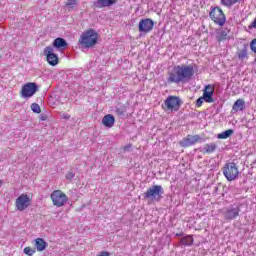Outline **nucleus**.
<instances>
[{
  "label": "nucleus",
  "instance_id": "obj_1",
  "mask_svg": "<svg viewBox=\"0 0 256 256\" xmlns=\"http://www.w3.org/2000/svg\"><path fill=\"white\" fill-rule=\"evenodd\" d=\"M194 75L195 69L193 65L182 64L174 66L173 69L168 72L167 82L176 83V85H179V83H189Z\"/></svg>",
  "mask_w": 256,
  "mask_h": 256
},
{
  "label": "nucleus",
  "instance_id": "obj_2",
  "mask_svg": "<svg viewBox=\"0 0 256 256\" xmlns=\"http://www.w3.org/2000/svg\"><path fill=\"white\" fill-rule=\"evenodd\" d=\"M98 39L99 35L97 32L93 29H89L81 35L79 43L81 47H84V49H91V47H95V45H97Z\"/></svg>",
  "mask_w": 256,
  "mask_h": 256
},
{
  "label": "nucleus",
  "instance_id": "obj_3",
  "mask_svg": "<svg viewBox=\"0 0 256 256\" xmlns=\"http://www.w3.org/2000/svg\"><path fill=\"white\" fill-rule=\"evenodd\" d=\"M165 190H163V186L161 185H153L147 189L146 192L143 193V197L146 201L159 202L163 199V194Z\"/></svg>",
  "mask_w": 256,
  "mask_h": 256
},
{
  "label": "nucleus",
  "instance_id": "obj_4",
  "mask_svg": "<svg viewBox=\"0 0 256 256\" xmlns=\"http://www.w3.org/2000/svg\"><path fill=\"white\" fill-rule=\"evenodd\" d=\"M223 175L226 177L227 181H235L239 176V168L234 162L227 163L223 168Z\"/></svg>",
  "mask_w": 256,
  "mask_h": 256
},
{
  "label": "nucleus",
  "instance_id": "obj_5",
  "mask_svg": "<svg viewBox=\"0 0 256 256\" xmlns=\"http://www.w3.org/2000/svg\"><path fill=\"white\" fill-rule=\"evenodd\" d=\"M51 201L55 207H63L69 198L66 193H63L61 190H55L50 195Z\"/></svg>",
  "mask_w": 256,
  "mask_h": 256
},
{
  "label": "nucleus",
  "instance_id": "obj_6",
  "mask_svg": "<svg viewBox=\"0 0 256 256\" xmlns=\"http://www.w3.org/2000/svg\"><path fill=\"white\" fill-rule=\"evenodd\" d=\"M209 15L212 21H214L216 25H219L220 27H223L225 25V21H227L225 13H223V10L219 7H214L210 11Z\"/></svg>",
  "mask_w": 256,
  "mask_h": 256
},
{
  "label": "nucleus",
  "instance_id": "obj_7",
  "mask_svg": "<svg viewBox=\"0 0 256 256\" xmlns=\"http://www.w3.org/2000/svg\"><path fill=\"white\" fill-rule=\"evenodd\" d=\"M39 91V86L35 82H29L25 84L21 89V97L25 99H29V97H33Z\"/></svg>",
  "mask_w": 256,
  "mask_h": 256
},
{
  "label": "nucleus",
  "instance_id": "obj_8",
  "mask_svg": "<svg viewBox=\"0 0 256 256\" xmlns=\"http://www.w3.org/2000/svg\"><path fill=\"white\" fill-rule=\"evenodd\" d=\"M44 55L46 56V60L48 61L49 65L52 67L59 65V56L55 54V48H53V46H47L44 49Z\"/></svg>",
  "mask_w": 256,
  "mask_h": 256
},
{
  "label": "nucleus",
  "instance_id": "obj_9",
  "mask_svg": "<svg viewBox=\"0 0 256 256\" xmlns=\"http://www.w3.org/2000/svg\"><path fill=\"white\" fill-rule=\"evenodd\" d=\"M164 105L166 111H177L181 107V99L177 96H170L165 100Z\"/></svg>",
  "mask_w": 256,
  "mask_h": 256
},
{
  "label": "nucleus",
  "instance_id": "obj_10",
  "mask_svg": "<svg viewBox=\"0 0 256 256\" xmlns=\"http://www.w3.org/2000/svg\"><path fill=\"white\" fill-rule=\"evenodd\" d=\"M31 205V198L27 194H21L15 202V207L18 211H25Z\"/></svg>",
  "mask_w": 256,
  "mask_h": 256
},
{
  "label": "nucleus",
  "instance_id": "obj_11",
  "mask_svg": "<svg viewBox=\"0 0 256 256\" xmlns=\"http://www.w3.org/2000/svg\"><path fill=\"white\" fill-rule=\"evenodd\" d=\"M155 26V22L153 20L146 18L139 22L138 29L140 33H151L153 31V27Z\"/></svg>",
  "mask_w": 256,
  "mask_h": 256
},
{
  "label": "nucleus",
  "instance_id": "obj_12",
  "mask_svg": "<svg viewBox=\"0 0 256 256\" xmlns=\"http://www.w3.org/2000/svg\"><path fill=\"white\" fill-rule=\"evenodd\" d=\"M215 93V88L211 85H207L203 91V98L206 103H214L213 94Z\"/></svg>",
  "mask_w": 256,
  "mask_h": 256
},
{
  "label": "nucleus",
  "instance_id": "obj_13",
  "mask_svg": "<svg viewBox=\"0 0 256 256\" xmlns=\"http://www.w3.org/2000/svg\"><path fill=\"white\" fill-rule=\"evenodd\" d=\"M199 139H201L199 135H188L180 142V145L181 147H191V145H195V143H198Z\"/></svg>",
  "mask_w": 256,
  "mask_h": 256
},
{
  "label": "nucleus",
  "instance_id": "obj_14",
  "mask_svg": "<svg viewBox=\"0 0 256 256\" xmlns=\"http://www.w3.org/2000/svg\"><path fill=\"white\" fill-rule=\"evenodd\" d=\"M53 47L58 51H65V49L69 47V43H67V40H65V38L58 37L54 39Z\"/></svg>",
  "mask_w": 256,
  "mask_h": 256
},
{
  "label": "nucleus",
  "instance_id": "obj_15",
  "mask_svg": "<svg viewBox=\"0 0 256 256\" xmlns=\"http://www.w3.org/2000/svg\"><path fill=\"white\" fill-rule=\"evenodd\" d=\"M240 211L241 209H239V207L230 208L224 212V219H226V221H233V219L239 217Z\"/></svg>",
  "mask_w": 256,
  "mask_h": 256
},
{
  "label": "nucleus",
  "instance_id": "obj_16",
  "mask_svg": "<svg viewBox=\"0 0 256 256\" xmlns=\"http://www.w3.org/2000/svg\"><path fill=\"white\" fill-rule=\"evenodd\" d=\"M102 125L108 128L113 127V125H115V116H113L112 114L105 115L102 119Z\"/></svg>",
  "mask_w": 256,
  "mask_h": 256
},
{
  "label": "nucleus",
  "instance_id": "obj_17",
  "mask_svg": "<svg viewBox=\"0 0 256 256\" xmlns=\"http://www.w3.org/2000/svg\"><path fill=\"white\" fill-rule=\"evenodd\" d=\"M115 3H117V0H97L94 5L98 9H103V7H111L112 5H115Z\"/></svg>",
  "mask_w": 256,
  "mask_h": 256
},
{
  "label": "nucleus",
  "instance_id": "obj_18",
  "mask_svg": "<svg viewBox=\"0 0 256 256\" xmlns=\"http://www.w3.org/2000/svg\"><path fill=\"white\" fill-rule=\"evenodd\" d=\"M34 245H35L37 251H45V249H47V242H45V240L43 238H37L35 240Z\"/></svg>",
  "mask_w": 256,
  "mask_h": 256
},
{
  "label": "nucleus",
  "instance_id": "obj_19",
  "mask_svg": "<svg viewBox=\"0 0 256 256\" xmlns=\"http://www.w3.org/2000/svg\"><path fill=\"white\" fill-rule=\"evenodd\" d=\"M233 111H243V109H245V100L243 99H238L233 107H232Z\"/></svg>",
  "mask_w": 256,
  "mask_h": 256
},
{
  "label": "nucleus",
  "instance_id": "obj_20",
  "mask_svg": "<svg viewBox=\"0 0 256 256\" xmlns=\"http://www.w3.org/2000/svg\"><path fill=\"white\" fill-rule=\"evenodd\" d=\"M217 150L216 143H209L204 146V153H214Z\"/></svg>",
  "mask_w": 256,
  "mask_h": 256
},
{
  "label": "nucleus",
  "instance_id": "obj_21",
  "mask_svg": "<svg viewBox=\"0 0 256 256\" xmlns=\"http://www.w3.org/2000/svg\"><path fill=\"white\" fill-rule=\"evenodd\" d=\"M234 131L233 129H228L220 134L217 135L218 139H229L231 135H233Z\"/></svg>",
  "mask_w": 256,
  "mask_h": 256
},
{
  "label": "nucleus",
  "instance_id": "obj_22",
  "mask_svg": "<svg viewBox=\"0 0 256 256\" xmlns=\"http://www.w3.org/2000/svg\"><path fill=\"white\" fill-rule=\"evenodd\" d=\"M180 243L182 245H188V246L193 245V236L188 235V236L181 238Z\"/></svg>",
  "mask_w": 256,
  "mask_h": 256
},
{
  "label": "nucleus",
  "instance_id": "obj_23",
  "mask_svg": "<svg viewBox=\"0 0 256 256\" xmlns=\"http://www.w3.org/2000/svg\"><path fill=\"white\" fill-rule=\"evenodd\" d=\"M216 39L217 41L221 42V41H226V39H229V37L227 36V31L222 30L220 32H218L216 34Z\"/></svg>",
  "mask_w": 256,
  "mask_h": 256
},
{
  "label": "nucleus",
  "instance_id": "obj_24",
  "mask_svg": "<svg viewBox=\"0 0 256 256\" xmlns=\"http://www.w3.org/2000/svg\"><path fill=\"white\" fill-rule=\"evenodd\" d=\"M127 110L125 109L124 106L116 107L115 108V113L118 115V117H125V112Z\"/></svg>",
  "mask_w": 256,
  "mask_h": 256
},
{
  "label": "nucleus",
  "instance_id": "obj_25",
  "mask_svg": "<svg viewBox=\"0 0 256 256\" xmlns=\"http://www.w3.org/2000/svg\"><path fill=\"white\" fill-rule=\"evenodd\" d=\"M221 3L224 7H233L235 3H239V0H221Z\"/></svg>",
  "mask_w": 256,
  "mask_h": 256
},
{
  "label": "nucleus",
  "instance_id": "obj_26",
  "mask_svg": "<svg viewBox=\"0 0 256 256\" xmlns=\"http://www.w3.org/2000/svg\"><path fill=\"white\" fill-rule=\"evenodd\" d=\"M30 107H31V111H33V113H37V114L41 113V106H39V104L32 103Z\"/></svg>",
  "mask_w": 256,
  "mask_h": 256
},
{
  "label": "nucleus",
  "instance_id": "obj_27",
  "mask_svg": "<svg viewBox=\"0 0 256 256\" xmlns=\"http://www.w3.org/2000/svg\"><path fill=\"white\" fill-rule=\"evenodd\" d=\"M23 252L25 253V255H28V256L35 255V249H33L31 247H25Z\"/></svg>",
  "mask_w": 256,
  "mask_h": 256
},
{
  "label": "nucleus",
  "instance_id": "obj_28",
  "mask_svg": "<svg viewBox=\"0 0 256 256\" xmlns=\"http://www.w3.org/2000/svg\"><path fill=\"white\" fill-rule=\"evenodd\" d=\"M75 5H77V0H68L66 3L68 9H75Z\"/></svg>",
  "mask_w": 256,
  "mask_h": 256
},
{
  "label": "nucleus",
  "instance_id": "obj_29",
  "mask_svg": "<svg viewBox=\"0 0 256 256\" xmlns=\"http://www.w3.org/2000/svg\"><path fill=\"white\" fill-rule=\"evenodd\" d=\"M239 59H245L247 57V49H242L238 52Z\"/></svg>",
  "mask_w": 256,
  "mask_h": 256
},
{
  "label": "nucleus",
  "instance_id": "obj_30",
  "mask_svg": "<svg viewBox=\"0 0 256 256\" xmlns=\"http://www.w3.org/2000/svg\"><path fill=\"white\" fill-rule=\"evenodd\" d=\"M250 48L253 51V53H256V39L251 41Z\"/></svg>",
  "mask_w": 256,
  "mask_h": 256
},
{
  "label": "nucleus",
  "instance_id": "obj_31",
  "mask_svg": "<svg viewBox=\"0 0 256 256\" xmlns=\"http://www.w3.org/2000/svg\"><path fill=\"white\" fill-rule=\"evenodd\" d=\"M73 177H75V173H73V171H69L67 174H66V179L68 181H71V179H73Z\"/></svg>",
  "mask_w": 256,
  "mask_h": 256
},
{
  "label": "nucleus",
  "instance_id": "obj_32",
  "mask_svg": "<svg viewBox=\"0 0 256 256\" xmlns=\"http://www.w3.org/2000/svg\"><path fill=\"white\" fill-rule=\"evenodd\" d=\"M203 101H205L203 97L198 98L196 101V107H201V105H203Z\"/></svg>",
  "mask_w": 256,
  "mask_h": 256
},
{
  "label": "nucleus",
  "instance_id": "obj_33",
  "mask_svg": "<svg viewBox=\"0 0 256 256\" xmlns=\"http://www.w3.org/2000/svg\"><path fill=\"white\" fill-rule=\"evenodd\" d=\"M47 117L46 116H41L40 121H46Z\"/></svg>",
  "mask_w": 256,
  "mask_h": 256
},
{
  "label": "nucleus",
  "instance_id": "obj_34",
  "mask_svg": "<svg viewBox=\"0 0 256 256\" xmlns=\"http://www.w3.org/2000/svg\"><path fill=\"white\" fill-rule=\"evenodd\" d=\"M124 149H125V151H127V149H129V146H125Z\"/></svg>",
  "mask_w": 256,
  "mask_h": 256
},
{
  "label": "nucleus",
  "instance_id": "obj_35",
  "mask_svg": "<svg viewBox=\"0 0 256 256\" xmlns=\"http://www.w3.org/2000/svg\"><path fill=\"white\" fill-rule=\"evenodd\" d=\"M1 185H3V180H0V187H1Z\"/></svg>",
  "mask_w": 256,
  "mask_h": 256
},
{
  "label": "nucleus",
  "instance_id": "obj_36",
  "mask_svg": "<svg viewBox=\"0 0 256 256\" xmlns=\"http://www.w3.org/2000/svg\"><path fill=\"white\" fill-rule=\"evenodd\" d=\"M177 236H181V234H176Z\"/></svg>",
  "mask_w": 256,
  "mask_h": 256
}]
</instances>
